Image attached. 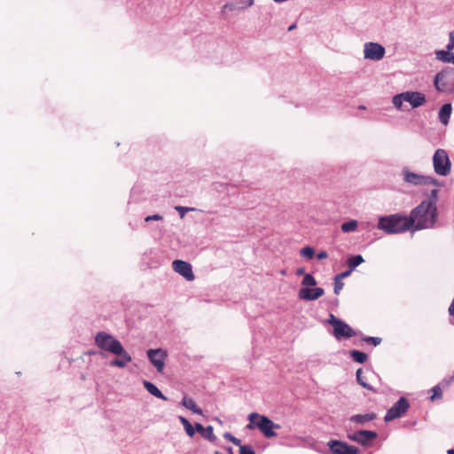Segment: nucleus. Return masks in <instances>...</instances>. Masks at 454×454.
<instances>
[{
  "mask_svg": "<svg viewBox=\"0 0 454 454\" xmlns=\"http://www.w3.org/2000/svg\"><path fill=\"white\" fill-rule=\"evenodd\" d=\"M438 218L437 207H431L430 202H420L414 207L408 219L413 221V230L419 231L433 228Z\"/></svg>",
  "mask_w": 454,
  "mask_h": 454,
  "instance_id": "nucleus-1",
  "label": "nucleus"
},
{
  "mask_svg": "<svg viewBox=\"0 0 454 454\" xmlns=\"http://www.w3.org/2000/svg\"><path fill=\"white\" fill-rule=\"evenodd\" d=\"M412 219L400 214L380 216L377 224V228L387 234L402 233L412 229Z\"/></svg>",
  "mask_w": 454,
  "mask_h": 454,
  "instance_id": "nucleus-2",
  "label": "nucleus"
},
{
  "mask_svg": "<svg viewBox=\"0 0 454 454\" xmlns=\"http://www.w3.org/2000/svg\"><path fill=\"white\" fill-rule=\"evenodd\" d=\"M249 424L247 429L258 428L266 438H272L277 435L274 429H279L280 425L275 424L265 415H260L257 412H252L248 415Z\"/></svg>",
  "mask_w": 454,
  "mask_h": 454,
  "instance_id": "nucleus-3",
  "label": "nucleus"
},
{
  "mask_svg": "<svg viewBox=\"0 0 454 454\" xmlns=\"http://www.w3.org/2000/svg\"><path fill=\"white\" fill-rule=\"evenodd\" d=\"M434 86L438 92L454 93V67H446L438 72L434 79Z\"/></svg>",
  "mask_w": 454,
  "mask_h": 454,
  "instance_id": "nucleus-4",
  "label": "nucleus"
},
{
  "mask_svg": "<svg viewBox=\"0 0 454 454\" xmlns=\"http://www.w3.org/2000/svg\"><path fill=\"white\" fill-rule=\"evenodd\" d=\"M95 344L101 350L114 355L122 351L123 345L112 334L100 331L95 335Z\"/></svg>",
  "mask_w": 454,
  "mask_h": 454,
  "instance_id": "nucleus-5",
  "label": "nucleus"
},
{
  "mask_svg": "<svg viewBox=\"0 0 454 454\" xmlns=\"http://www.w3.org/2000/svg\"><path fill=\"white\" fill-rule=\"evenodd\" d=\"M433 165L437 175L446 176L451 169V162L444 149H437L433 155Z\"/></svg>",
  "mask_w": 454,
  "mask_h": 454,
  "instance_id": "nucleus-6",
  "label": "nucleus"
},
{
  "mask_svg": "<svg viewBox=\"0 0 454 454\" xmlns=\"http://www.w3.org/2000/svg\"><path fill=\"white\" fill-rule=\"evenodd\" d=\"M403 176L404 182L413 185H439V182L432 176H424L411 172L409 168H404L403 169Z\"/></svg>",
  "mask_w": 454,
  "mask_h": 454,
  "instance_id": "nucleus-7",
  "label": "nucleus"
},
{
  "mask_svg": "<svg viewBox=\"0 0 454 454\" xmlns=\"http://www.w3.org/2000/svg\"><path fill=\"white\" fill-rule=\"evenodd\" d=\"M410 408V403L404 396H401L393 405L389 408L384 417L385 422H390L395 419L401 418L406 413Z\"/></svg>",
  "mask_w": 454,
  "mask_h": 454,
  "instance_id": "nucleus-8",
  "label": "nucleus"
},
{
  "mask_svg": "<svg viewBox=\"0 0 454 454\" xmlns=\"http://www.w3.org/2000/svg\"><path fill=\"white\" fill-rule=\"evenodd\" d=\"M378 437V433L372 430L361 429L352 434H348V438L364 447H369Z\"/></svg>",
  "mask_w": 454,
  "mask_h": 454,
  "instance_id": "nucleus-9",
  "label": "nucleus"
},
{
  "mask_svg": "<svg viewBox=\"0 0 454 454\" xmlns=\"http://www.w3.org/2000/svg\"><path fill=\"white\" fill-rule=\"evenodd\" d=\"M328 447L332 454H360L357 447L340 440H331L328 442Z\"/></svg>",
  "mask_w": 454,
  "mask_h": 454,
  "instance_id": "nucleus-10",
  "label": "nucleus"
},
{
  "mask_svg": "<svg viewBox=\"0 0 454 454\" xmlns=\"http://www.w3.org/2000/svg\"><path fill=\"white\" fill-rule=\"evenodd\" d=\"M386 53L385 48L378 43L369 42L364 43V59L372 60H380L384 58Z\"/></svg>",
  "mask_w": 454,
  "mask_h": 454,
  "instance_id": "nucleus-11",
  "label": "nucleus"
},
{
  "mask_svg": "<svg viewBox=\"0 0 454 454\" xmlns=\"http://www.w3.org/2000/svg\"><path fill=\"white\" fill-rule=\"evenodd\" d=\"M146 354L150 363L156 368L157 372H162L167 353L162 348H150Z\"/></svg>",
  "mask_w": 454,
  "mask_h": 454,
  "instance_id": "nucleus-12",
  "label": "nucleus"
},
{
  "mask_svg": "<svg viewBox=\"0 0 454 454\" xmlns=\"http://www.w3.org/2000/svg\"><path fill=\"white\" fill-rule=\"evenodd\" d=\"M357 334V333L342 319L333 330V335L336 340L349 339Z\"/></svg>",
  "mask_w": 454,
  "mask_h": 454,
  "instance_id": "nucleus-13",
  "label": "nucleus"
},
{
  "mask_svg": "<svg viewBox=\"0 0 454 454\" xmlns=\"http://www.w3.org/2000/svg\"><path fill=\"white\" fill-rule=\"evenodd\" d=\"M173 270L184 277L186 280H193L194 275L192 272V267L190 262H187L183 260H175L172 262Z\"/></svg>",
  "mask_w": 454,
  "mask_h": 454,
  "instance_id": "nucleus-14",
  "label": "nucleus"
},
{
  "mask_svg": "<svg viewBox=\"0 0 454 454\" xmlns=\"http://www.w3.org/2000/svg\"><path fill=\"white\" fill-rule=\"evenodd\" d=\"M403 99L409 103L412 108H418L426 103V96L419 91H404Z\"/></svg>",
  "mask_w": 454,
  "mask_h": 454,
  "instance_id": "nucleus-15",
  "label": "nucleus"
},
{
  "mask_svg": "<svg viewBox=\"0 0 454 454\" xmlns=\"http://www.w3.org/2000/svg\"><path fill=\"white\" fill-rule=\"evenodd\" d=\"M325 294V290L322 287H302L299 290L298 296L301 300L311 301H316Z\"/></svg>",
  "mask_w": 454,
  "mask_h": 454,
  "instance_id": "nucleus-16",
  "label": "nucleus"
},
{
  "mask_svg": "<svg viewBox=\"0 0 454 454\" xmlns=\"http://www.w3.org/2000/svg\"><path fill=\"white\" fill-rule=\"evenodd\" d=\"M114 355L118 357L110 361L109 365L112 367L124 368L132 361L131 356L124 349V348H122V351L121 353L116 352Z\"/></svg>",
  "mask_w": 454,
  "mask_h": 454,
  "instance_id": "nucleus-17",
  "label": "nucleus"
},
{
  "mask_svg": "<svg viewBox=\"0 0 454 454\" xmlns=\"http://www.w3.org/2000/svg\"><path fill=\"white\" fill-rule=\"evenodd\" d=\"M195 432L197 431L202 437L214 442L216 440V436L214 434V427L212 426L203 427L202 424L196 422L194 424Z\"/></svg>",
  "mask_w": 454,
  "mask_h": 454,
  "instance_id": "nucleus-18",
  "label": "nucleus"
},
{
  "mask_svg": "<svg viewBox=\"0 0 454 454\" xmlns=\"http://www.w3.org/2000/svg\"><path fill=\"white\" fill-rule=\"evenodd\" d=\"M376 418H377L376 413L369 412V413H365V414H355V415H352L349 418V420L351 422L356 423V424L364 426L366 423L374 420Z\"/></svg>",
  "mask_w": 454,
  "mask_h": 454,
  "instance_id": "nucleus-19",
  "label": "nucleus"
},
{
  "mask_svg": "<svg viewBox=\"0 0 454 454\" xmlns=\"http://www.w3.org/2000/svg\"><path fill=\"white\" fill-rule=\"evenodd\" d=\"M452 112V106L450 103L443 104L438 113L439 121L443 124L447 125L450 121V114Z\"/></svg>",
  "mask_w": 454,
  "mask_h": 454,
  "instance_id": "nucleus-20",
  "label": "nucleus"
},
{
  "mask_svg": "<svg viewBox=\"0 0 454 454\" xmlns=\"http://www.w3.org/2000/svg\"><path fill=\"white\" fill-rule=\"evenodd\" d=\"M143 384L146 391L152 395L164 401L168 400L167 396L162 394V392L158 388V387L154 383L148 380H144Z\"/></svg>",
  "mask_w": 454,
  "mask_h": 454,
  "instance_id": "nucleus-21",
  "label": "nucleus"
},
{
  "mask_svg": "<svg viewBox=\"0 0 454 454\" xmlns=\"http://www.w3.org/2000/svg\"><path fill=\"white\" fill-rule=\"evenodd\" d=\"M435 58L442 63H451L454 65V53L444 51V50L435 51Z\"/></svg>",
  "mask_w": 454,
  "mask_h": 454,
  "instance_id": "nucleus-22",
  "label": "nucleus"
},
{
  "mask_svg": "<svg viewBox=\"0 0 454 454\" xmlns=\"http://www.w3.org/2000/svg\"><path fill=\"white\" fill-rule=\"evenodd\" d=\"M182 404L188 410L192 411L193 413L198 415H202V410L197 406L196 403L193 399L184 396L182 400Z\"/></svg>",
  "mask_w": 454,
  "mask_h": 454,
  "instance_id": "nucleus-23",
  "label": "nucleus"
},
{
  "mask_svg": "<svg viewBox=\"0 0 454 454\" xmlns=\"http://www.w3.org/2000/svg\"><path fill=\"white\" fill-rule=\"evenodd\" d=\"M349 356L352 358V360L358 364H364L367 361L368 356L366 353L357 350V349H352L349 352Z\"/></svg>",
  "mask_w": 454,
  "mask_h": 454,
  "instance_id": "nucleus-24",
  "label": "nucleus"
},
{
  "mask_svg": "<svg viewBox=\"0 0 454 454\" xmlns=\"http://www.w3.org/2000/svg\"><path fill=\"white\" fill-rule=\"evenodd\" d=\"M364 262V257L361 254L350 255L347 261L348 266L350 270H355L356 267Z\"/></svg>",
  "mask_w": 454,
  "mask_h": 454,
  "instance_id": "nucleus-25",
  "label": "nucleus"
},
{
  "mask_svg": "<svg viewBox=\"0 0 454 454\" xmlns=\"http://www.w3.org/2000/svg\"><path fill=\"white\" fill-rule=\"evenodd\" d=\"M356 378L357 383L364 388L371 391H375L373 387L367 382V377L363 376V370L359 368L356 372Z\"/></svg>",
  "mask_w": 454,
  "mask_h": 454,
  "instance_id": "nucleus-26",
  "label": "nucleus"
},
{
  "mask_svg": "<svg viewBox=\"0 0 454 454\" xmlns=\"http://www.w3.org/2000/svg\"><path fill=\"white\" fill-rule=\"evenodd\" d=\"M178 419L184 426V431L187 434V435L192 437L195 434V427H193L191 422L183 416H178Z\"/></svg>",
  "mask_w": 454,
  "mask_h": 454,
  "instance_id": "nucleus-27",
  "label": "nucleus"
},
{
  "mask_svg": "<svg viewBox=\"0 0 454 454\" xmlns=\"http://www.w3.org/2000/svg\"><path fill=\"white\" fill-rule=\"evenodd\" d=\"M341 231L343 232H352L355 231L357 229V221L356 220H349L348 222H345L341 224Z\"/></svg>",
  "mask_w": 454,
  "mask_h": 454,
  "instance_id": "nucleus-28",
  "label": "nucleus"
},
{
  "mask_svg": "<svg viewBox=\"0 0 454 454\" xmlns=\"http://www.w3.org/2000/svg\"><path fill=\"white\" fill-rule=\"evenodd\" d=\"M442 387L441 386V384H437L436 386L431 388V391L433 393V395L429 397L431 402L442 398Z\"/></svg>",
  "mask_w": 454,
  "mask_h": 454,
  "instance_id": "nucleus-29",
  "label": "nucleus"
},
{
  "mask_svg": "<svg viewBox=\"0 0 454 454\" xmlns=\"http://www.w3.org/2000/svg\"><path fill=\"white\" fill-rule=\"evenodd\" d=\"M301 256L311 260L315 255V249L312 247L307 246L301 249Z\"/></svg>",
  "mask_w": 454,
  "mask_h": 454,
  "instance_id": "nucleus-30",
  "label": "nucleus"
},
{
  "mask_svg": "<svg viewBox=\"0 0 454 454\" xmlns=\"http://www.w3.org/2000/svg\"><path fill=\"white\" fill-rule=\"evenodd\" d=\"M438 192L439 191L437 189L431 190L428 200H425L422 202H430L431 207H437L436 203L438 200Z\"/></svg>",
  "mask_w": 454,
  "mask_h": 454,
  "instance_id": "nucleus-31",
  "label": "nucleus"
},
{
  "mask_svg": "<svg viewBox=\"0 0 454 454\" xmlns=\"http://www.w3.org/2000/svg\"><path fill=\"white\" fill-rule=\"evenodd\" d=\"M301 285L304 286H315L317 285V280L312 274L308 273L303 277Z\"/></svg>",
  "mask_w": 454,
  "mask_h": 454,
  "instance_id": "nucleus-32",
  "label": "nucleus"
},
{
  "mask_svg": "<svg viewBox=\"0 0 454 454\" xmlns=\"http://www.w3.org/2000/svg\"><path fill=\"white\" fill-rule=\"evenodd\" d=\"M404 99H403V93L396 94L392 98V103L395 108L398 110H403V103Z\"/></svg>",
  "mask_w": 454,
  "mask_h": 454,
  "instance_id": "nucleus-33",
  "label": "nucleus"
},
{
  "mask_svg": "<svg viewBox=\"0 0 454 454\" xmlns=\"http://www.w3.org/2000/svg\"><path fill=\"white\" fill-rule=\"evenodd\" d=\"M361 340H362V341L372 344L374 347L380 345L381 342V338H380V337L363 336Z\"/></svg>",
  "mask_w": 454,
  "mask_h": 454,
  "instance_id": "nucleus-34",
  "label": "nucleus"
},
{
  "mask_svg": "<svg viewBox=\"0 0 454 454\" xmlns=\"http://www.w3.org/2000/svg\"><path fill=\"white\" fill-rule=\"evenodd\" d=\"M243 3H244L243 1H236V2L227 3L223 5V9L229 10V11L241 10L239 7H241Z\"/></svg>",
  "mask_w": 454,
  "mask_h": 454,
  "instance_id": "nucleus-35",
  "label": "nucleus"
},
{
  "mask_svg": "<svg viewBox=\"0 0 454 454\" xmlns=\"http://www.w3.org/2000/svg\"><path fill=\"white\" fill-rule=\"evenodd\" d=\"M223 438L231 442H232L234 445L236 446H240L241 445V441L235 437L234 435H232L231 433L229 432H226L223 434Z\"/></svg>",
  "mask_w": 454,
  "mask_h": 454,
  "instance_id": "nucleus-36",
  "label": "nucleus"
},
{
  "mask_svg": "<svg viewBox=\"0 0 454 454\" xmlns=\"http://www.w3.org/2000/svg\"><path fill=\"white\" fill-rule=\"evenodd\" d=\"M333 280H334L333 292L336 295H338L340 294V292L341 291V289L343 288L344 283L342 282L341 279L337 278V277H334Z\"/></svg>",
  "mask_w": 454,
  "mask_h": 454,
  "instance_id": "nucleus-37",
  "label": "nucleus"
},
{
  "mask_svg": "<svg viewBox=\"0 0 454 454\" xmlns=\"http://www.w3.org/2000/svg\"><path fill=\"white\" fill-rule=\"evenodd\" d=\"M239 454H256L254 448L249 444L239 446Z\"/></svg>",
  "mask_w": 454,
  "mask_h": 454,
  "instance_id": "nucleus-38",
  "label": "nucleus"
},
{
  "mask_svg": "<svg viewBox=\"0 0 454 454\" xmlns=\"http://www.w3.org/2000/svg\"><path fill=\"white\" fill-rule=\"evenodd\" d=\"M454 50V30L451 31L449 35V42L446 45V50L444 51L452 52Z\"/></svg>",
  "mask_w": 454,
  "mask_h": 454,
  "instance_id": "nucleus-39",
  "label": "nucleus"
},
{
  "mask_svg": "<svg viewBox=\"0 0 454 454\" xmlns=\"http://www.w3.org/2000/svg\"><path fill=\"white\" fill-rule=\"evenodd\" d=\"M175 209L179 213L180 216L183 218L185 214L188 212V211H191V210H193V208L192 207H182V206H176L175 207Z\"/></svg>",
  "mask_w": 454,
  "mask_h": 454,
  "instance_id": "nucleus-40",
  "label": "nucleus"
},
{
  "mask_svg": "<svg viewBox=\"0 0 454 454\" xmlns=\"http://www.w3.org/2000/svg\"><path fill=\"white\" fill-rule=\"evenodd\" d=\"M340 320V318L336 317L333 314H330L326 322L334 328Z\"/></svg>",
  "mask_w": 454,
  "mask_h": 454,
  "instance_id": "nucleus-41",
  "label": "nucleus"
},
{
  "mask_svg": "<svg viewBox=\"0 0 454 454\" xmlns=\"http://www.w3.org/2000/svg\"><path fill=\"white\" fill-rule=\"evenodd\" d=\"M162 220H163V216L161 215H159V214H154V215H147L145 218V222L162 221Z\"/></svg>",
  "mask_w": 454,
  "mask_h": 454,
  "instance_id": "nucleus-42",
  "label": "nucleus"
},
{
  "mask_svg": "<svg viewBox=\"0 0 454 454\" xmlns=\"http://www.w3.org/2000/svg\"><path fill=\"white\" fill-rule=\"evenodd\" d=\"M454 381V375L450 376L448 378H444L439 384L442 387H448Z\"/></svg>",
  "mask_w": 454,
  "mask_h": 454,
  "instance_id": "nucleus-43",
  "label": "nucleus"
},
{
  "mask_svg": "<svg viewBox=\"0 0 454 454\" xmlns=\"http://www.w3.org/2000/svg\"><path fill=\"white\" fill-rule=\"evenodd\" d=\"M353 272V270H350V269L348 268V270L342 271L341 273L340 274H337L335 277H337V278H340V279H343V278H348V276H350V274Z\"/></svg>",
  "mask_w": 454,
  "mask_h": 454,
  "instance_id": "nucleus-44",
  "label": "nucleus"
},
{
  "mask_svg": "<svg viewBox=\"0 0 454 454\" xmlns=\"http://www.w3.org/2000/svg\"><path fill=\"white\" fill-rule=\"evenodd\" d=\"M327 257H328V254H327V252H326V251H325V250H322V251H320V252H318V253L317 254V258L318 260H324V259H326Z\"/></svg>",
  "mask_w": 454,
  "mask_h": 454,
  "instance_id": "nucleus-45",
  "label": "nucleus"
},
{
  "mask_svg": "<svg viewBox=\"0 0 454 454\" xmlns=\"http://www.w3.org/2000/svg\"><path fill=\"white\" fill-rule=\"evenodd\" d=\"M243 4L241 7H239L240 9H246V8H248L250 6H252L254 3V0H247V1H243Z\"/></svg>",
  "mask_w": 454,
  "mask_h": 454,
  "instance_id": "nucleus-46",
  "label": "nucleus"
},
{
  "mask_svg": "<svg viewBox=\"0 0 454 454\" xmlns=\"http://www.w3.org/2000/svg\"><path fill=\"white\" fill-rule=\"evenodd\" d=\"M295 274L297 276H303L304 277L305 274H307V273L305 272V268L304 267H300V268H298L296 270Z\"/></svg>",
  "mask_w": 454,
  "mask_h": 454,
  "instance_id": "nucleus-47",
  "label": "nucleus"
},
{
  "mask_svg": "<svg viewBox=\"0 0 454 454\" xmlns=\"http://www.w3.org/2000/svg\"><path fill=\"white\" fill-rule=\"evenodd\" d=\"M294 28H296V24H295V23H294V24H292V25H290V26H289V27H288V31H292V30H294Z\"/></svg>",
  "mask_w": 454,
  "mask_h": 454,
  "instance_id": "nucleus-48",
  "label": "nucleus"
},
{
  "mask_svg": "<svg viewBox=\"0 0 454 454\" xmlns=\"http://www.w3.org/2000/svg\"><path fill=\"white\" fill-rule=\"evenodd\" d=\"M447 454H454V448L448 450Z\"/></svg>",
  "mask_w": 454,
  "mask_h": 454,
  "instance_id": "nucleus-49",
  "label": "nucleus"
},
{
  "mask_svg": "<svg viewBox=\"0 0 454 454\" xmlns=\"http://www.w3.org/2000/svg\"><path fill=\"white\" fill-rule=\"evenodd\" d=\"M227 451H228L230 454H233V452H232V448H231V447H228Z\"/></svg>",
  "mask_w": 454,
  "mask_h": 454,
  "instance_id": "nucleus-50",
  "label": "nucleus"
},
{
  "mask_svg": "<svg viewBox=\"0 0 454 454\" xmlns=\"http://www.w3.org/2000/svg\"><path fill=\"white\" fill-rule=\"evenodd\" d=\"M359 109H365L364 106H359Z\"/></svg>",
  "mask_w": 454,
  "mask_h": 454,
  "instance_id": "nucleus-51",
  "label": "nucleus"
}]
</instances>
